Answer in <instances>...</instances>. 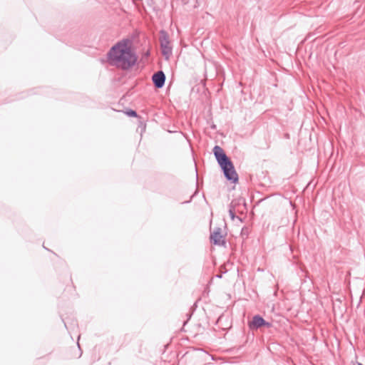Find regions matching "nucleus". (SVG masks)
<instances>
[{
	"instance_id": "1",
	"label": "nucleus",
	"mask_w": 365,
	"mask_h": 365,
	"mask_svg": "<svg viewBox=\"0 0 365 365\" xmlns=\"http://www.w3.org/2000/svg\"><path fill=\"white\" fill-rule=\"evenodd\" d=\"M108 58L113 65L122 69L130 68L137 61L130 43L126 41H120L113 46L109 51Z\"/></svg>"
},
{
	"instance_id": "2",
	"label": "nucleus",
	"mask_w": 365,
	"mask_h": 365,
	"mask_svg": "<svg viewBox=\"0 0 365 365\" xmlns=\"http://www.w3.org/2000/svg\"><path fill=\"white\" fill-rule=\"evenodd\" d=\"M213 152L227 179L234 182L237 181L238 176L235 170L233 164L227 158L224 150L220 146L216 145L214 147Z\"/></svg>"
},
{
	"instance_id": "3",
	"label": "nucleus",
	"mask_w": 365,
	"mask_h": 365,
	"mask_svg": "<svg viewBox=\"0 0 365 365\" xmlns=\"http://www.w3.org/2000/svg\"><path fill=\"white\" fill-rule=\"evenodd\" d=\"M160 42L163 54L168 59L172 53V48L170 46V41L168 34L164 32H160Z\"/></svg>"
},
{
	"instance_id": "4",
	"label": "nucleus",
	"mask_w": 365,
	"mask_h": 365,
	"mask_svg": "<svg viewBox=\"0 0 365 365\" xmlns=\"http://www.w3.org/2000/svg\"><path fill=\"white\" fill-rule=\"evenodd\" d=\"M211 241L217 245H223L225 244V234L220 228L214 229L211 236Z\"/></svg>"
},
{
	"instance_id": "5",
	"label": "nucleus",
	"mask_w": 365,
	"mask_h": 365,
	"mask_svg": "<svg viewBox=\"0 0 365 365\" xmlns=\"http://www.w3.org/2000/svg\"><path fill=\"white\" fill-rule=\"evenodd\" d=\"M249 326L250 329H258L262 326H267L270 327V324L268 322H266L263 318H262L259 316H255L252 321L249 322Z\"/></svg>"
},
{
	"instance_id": "6",
	"label": "nucleus",
	"mask_w": 365,
	"mask_h": 365,
	"mask_svg": "<svg viewBox=\"0 0 365 365\" xmlns=\"http://www.w3.org/2000/svg\"><path fill=\"white\" fill-rule=\"evenodd\" d=\"M153 81L157 88H161L165 83V75L162 71H158L153 76Z\"/></svg>"
},
{
	"instance_id": "7",
	"label": "nucleus",
	"mask_w": 365,
	"mask_h": 365,
	"mask_svg": "<svg viewBox=\"0 0 365 365\" xmlns=\"http://www.w3.org/2000/svg\"><path fill=\"white\" fill-rule=\"evenodd\" d=\"M126 113L129 116L135 117L137 115L135 111H134V110H129V111L126 112Z\"/></svg>"
},
{
	"instance_id": "8",
	"label": "nucleus",
	"mask_w": 365,
	"mask_h": 365,
	"mask_svg": "<svg viewBox=\"0 0 365 365\" xmlns=\"http://www.w3.org/2000/svg\"><path fill=\"white\" fill-rule=\"evenodd\" d=\"M358 365H363V364H361V363H359V364H358Z\"/></svg>"
}]
</instances>
